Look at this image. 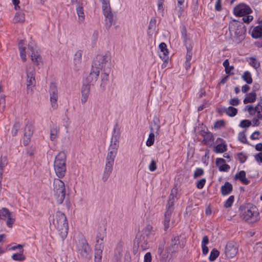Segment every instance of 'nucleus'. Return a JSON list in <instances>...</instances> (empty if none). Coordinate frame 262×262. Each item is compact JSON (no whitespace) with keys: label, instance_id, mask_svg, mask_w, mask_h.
Here are the masks:
<instances>
[{"label":"nucleus","instance_id":"nucleus-20","mask_svg":"<svg viewBox=\"0 0 262 262\" xmlns=\"http://www.w3.org/2000/svg\"><path fill=\"white\" fill-rule=\"evenodd\" d=\"M91 85L90 84H84L81 88V102L85 103L88 100V97L90 94Z\"/></svg>","mask_w":262,"mask_h":262},{"label":"nucleus","instance_id":"nucleus-64","mask_svg":"<svg viewBox=\"0 0 262 262\" xmlns=\"http://www.w3.org/2000/svg\"><path fill=\"white\" fill-rule=\"evenodd\" d=\"M168 252H163L162 254H159L160 256V262H165L168 256Z\"/></svg>","mask_w":262,"mask_h":262},{"label":"nucleus","instance_id":"nucleus-15","mask_svg":"<svg viewBox=\"0 0 262 262\" xmlns=\"http://www.w3.org/2000/svg\"><path fill=\"white\" fill-rule=\"evenodd\" d=\"M106 236V228H99L97 234L95 250L102 251L104 248V238Z\"/></svg>","mask_w":262,"mask_h":262},{"label":"nucleus","instance_id":"nucleus-31","mask_svg":"<svg viewBox=\"0 0 262 262\" xmlns=\"http://www.w3.org/2000/svg\"><path fill=\"white\" fill-rule=\"evenodd\" d=\"M33 133V127L31 124H27L24 130V136L29 140Z\"/></svg>","mask_w":262,"mask_h":262},{"label":"nucleus","instance_id":"nucleus-42","mask_svg":"<svg viewBox=\"0 0 262 262\" xmlns=\"http://www.w3.org/2000/svg\"><path fill=\"white\" fill-rule=\"evenodd\" d=\"M10 213L9 210L6 208L0 209V219L5 220L7 218Z\"/></svg>","mask_w":262,"mask_h":262},{"label":"nucleus","instance_id":"nucleus-60","mask_svg":"<svg viewBox=\"0 0 262 262\" xmlns=\"http://www.w3.org/2000/svg\"><path fill=\"white\" fill-rule=\"evenodd\" d=\"M219 168V170L221 171H227L230 169V167L229 165L224 163L222 165L220 166Z\"/></svg>","mask_w":262,"mask_h":262},{"label":"nucleus","instance_id":"nucleus-29","mask_svg":"<svg viewBox=\"0 0 262 262\" xmlns=\"http://www.w3.org/2000/svg\"><path fill=\"white\" fill-rule=\"evenodd\" d=\"M82 4H80V2L77 4L76 8L77 13L79 17V21L82 22L84 20V14L83 12V8L82 6Z\"/></svg>","mask_w":262,"mask_h":262},{"label":"nucleus","instance_id":"nucleus-23","mask_svg":"<svg viewBox=\"0 0 262 262\" xmlns=\"http://www.w3.org/2000/svg\"><path fill=\"white\" fill-rule=\"evenodd\" d=\"M216 142H221L214 147V151L216 153H223L227 150V145L223 139L218 138Z\"/></svg>","mask_w":262,"mask_h":262},{"label":"nucleus","instance_id":"nucleus-46","mask_svg":"<svg viewBox=\"0 0 262 262\" xmlns=\"http://www.w3.org/2000/svg\"><path fill=\"white\" fill-rule=\"evenodd\" d=\"M234 197L233 195H231L229 198L226 200L224 204V207L227 208L230 207L234 202Z\"/></svg>","mask_w":262,"mask_h":262},{"label":"nucleus","instance_id":"nucleus-18","mask_svg":"<svg viewBox=\"0 0 262 262\" xmlns=\"http://www.w3.org/2000/svg\"><path fill=\"white\" fill-rule=\"evenodd\" d=\"M149 239L147 237L140 234L136 237L135 243H137L138 248H140L142 250H144L149 248Z\"/></svg>","mask_w":262,"mask_h":262},{"label":"nucleus","instance_id":"nucleus-13","mask_svg":"<svg viewBox=\"0 0 262 262\" xmlns=\"http://www.w3.org/2000/svg\"><path fill=\"white\" fill-rule=\"evenodd\" d=\"M28 50L31 51V60L33 62L38 66L42 65V58L37 52H35L36 46L33 42L29 43L28 46Z\"/></svg>","mask_w":262,"mask_h":262},{"label":"nucleus","instance_id":"nucleus-16","mask_svg":"<svg viewBox=\"0 0 262 262\" xmlns=\"http://www.w3.org/2000/svg\"><path fill=\"white\" fill-rule=\"evenodd\" d=\"M238 252L236 244L233 242L227 243L225 250V255L228 258H231L236 256Z\"/></svg>","mask_w":262,"mask_h":262},{"label":"nucleus","instance_id":"nucleus-3","mask_svg":"<svg viewBox=\"0 0 262 262\" xmlns=\"http://www.w3.org/2000/svg\"><path fill=\"white\" fill-rule=\"evenodd\" d=\"M67 156L64 152H59L55 157L54 162V171L57 177L61 179L66 174L67 171L66 166Z\"/></svg>","mask_w":262,"mask_h":262},{"label":"nucleus","instance_id":"nucleus-27","mask_svg":"<svg viewBox=\"0 0 262 262\" xmlns=\"http://www.w3.org/2000/svg\"><path fill=\"white\" fill-rule=\"evenodd\" d=\"M246 174L244 170H241L235 174V179H238L243 184L248 185L250 183V181L246 178Z\"/></svg>","mask_w":262,"mask_h":262},{"label":"nucleus","instance_id":"nucleus-47","mask_svg":"<svg viewBox=\"0 0 262 262\" xmlns=\"http://www.w3.org/2000/svg\"><path fill=\"white\" fill-rule=\"evenodd\" d=\"M8 164L7 158L6 156L1 157L0 159V169L4 170V168Z\"/></svg>","mask_w":262,"mask_h":262},{"label":"nucleus","instance_id":"nucleus-45","mask_svg":"<svg viewBox=\"0 0 262 262\" xmlns=\"http://www.w3.org/2000/svg\"><path fill=\"white\" fill-rule=\"evenodd\" d=\"M12 258L13 260L17 261H23L25 259V257L24 255H23V253H15L13 254Z\"/></svg>","mask_w":262,"mask_h":262},{"label":"nucleus","instance_id":"nucleus-21","mask_svg":"<svg viewBox=\"0 0 262 262\" xmlns=\"http://www.w3.org/2000/svg\"><path fill=\"white\" fill-rule=\"evenodd\" d=\"M201 134L204 138L202 142L207 145H212L214 142L213 134L209 132H203Z\"/></svg>","mask_w":262,"mask_h":262},{"label":"nucleus","instance_id":"nucleus-33","mask_svg":"<svg viewBox=\"0 0 262 262\" xmlns=\"http://www.w3.org/2000/svg\"><path fill=\"white\" fill-rule=\"evenodd\" d=\"M256 93L251 92L250 93L247 97L244 99L243 102L244 104H247L248 103H253L256 100Z\"/></svg>","mask_w":262,"mask_h":262},{"label":"nucleus","instance_id":"nucleus-6","mask_svg":"<svg viewBox=\"0 0 262 262\" xmlns=\"http://www.w3.org/2000/svg\"><path fill=\"white\" fill-rule=\"evenodd\" d=\"M102 3V11L105 17L106 25L110 28L114 24V15L112 13L109 0H100Z\"/></svg>","mask_w":262,"mask_h":262},{"label":"nucleus","instance_id":"nucleus-56","mask_svg":"<svg viewBox=\"0 0 262 262\" xmlns=\"http://www.w3.org/2000/svg\"><path fill=\"white\" fill-rule=\"evenodd\" d=\"M7 218L8 220L7 221V225L8 227L11 228L12 227V224L14 223L15 219L12 217L11 213L8 215Z\"/></svg>","mask_w":262,"mask_h":262},{"label":"nucleus","instance_id":"nucleus-11","mask_svg":"<svg viewBox=\"0 0 262 262\" xmlns=\"http://www.w3.org/2000/svg\"><path fill=\"white\" fill-rule=\"evenodd\" d=\"M252 12L250 7L244 4L241 3L237 5L233 9V13L237 16H243L248 15Z\"/></svg>","mask_w":262,"mask_h":262},{"label":"nucleus","instance_id":"nucleus-51","mask_svg":"<svg viewBox=\"0 0 262 262\" xmlns=\"http://www.w3.org/2000/svg\"><path fill=\"white\" fill-rule=\"evenodd\" d=\"M58 129L57 128L53 127L50 129V139L53 141L57 137Z\"/></svg>","mask_w":262,"mask_h":262},{"label":"nucleus","instance_id":"nucleus-41","mask_svg":"<svg viewBox=\"0 0 262 262\" xmlns=\"http://www.w3.org/2000/svg\"><path fill=\"white\" fill-rule=\"evenodd\" d=\"M219 254L220 252L217 250L213 249L210 252L209 257V260L210 261H213L215 260L216 258L219 256Z\"/></svg>","mask_w":262,"mask_h":262},{"label":"nucleus","instance_id":"nucleus-32","mask_svg":"<svg viewBox=\"0 0 262 262\" xmlns=\"http://www.w3.org/2000/svg\"><path fill=\"white\" fill-rule=\"evenodd\" d=\"M153 227L150 225L148 224L146 226V227L142 230V233L141 234L143 236L147 237L149 238L151 235L153 234Z\"/></svg>","mask_w":262,"mask_h":262},{"label":"nucleus","instance_id":"nucleus-44","mask_svg":"<svg viewBox=\"0 0 262 262\" xmlns=\"http://www.w3.org/2000/svg\"><path fill=\"white\" fill-rule=\"evenodd\" d=\"M155 134L150 132L146 141V145L147 146L149 147L154 144L155 142Z\"/></svg>","mask_w":262,"mask_h":262},{"label":"nucleus","instance_id":"nucleus-43","mask_svg":"<svg viewBox=\"0 0 262 262\" xmlns=\"http://www.w3.org/2000/svg\"><path fill=\"white\" fill-rule=\"evenodd\" d=\"M20 126L21 125L19 122H15L11 130V133L13 136H15L17 134V132L20 129Z\"/></svg>","mask_w":262,"mask_h":262},{"label":"nucleus","instance_id":"nucleus-55","mask_svg":"<svg viewBox=\"0 0 262 262\" xmlns=\"http://www.w3.org/2000/svg\"><path fill=\"white\" fill-rule=\"evenodd\" d=\"M225 125V121L223 120H220L216 121L214 124V128H220L221 127L224 126Z\"/></svg>","mask_w":262,"mask_h":262},{"label":"nucleus","instance_id":"nucleus-9","mask_svg":"<svg viewBox=\"0 0 262 262\" xmlns=\"http://www.w3.org/2000/svg\"><path fill=\"white\" fill-rule=\"evenodd\" d=\"M174 196L172 193V191H171V193L169 196V199L167 205V209L164 215L165 218L163 221V224L164 225L165 231H166L169 227V222L170 221L172 212L173 210V206L174 205Z\"/></svg>","mask_w":262,"mask_h":262},{"label":"nucleus","instance_id":"nucleus-22","mask_svg":"<svg viewBox=\"0 0 262 262\" xmlns=\"http://www.w3.org/2000/svg\"><path fill=\"white\" fill-rule=\"evenodd\" d=\"M119 135L113 134L111 139V144L108 148V150H111L117 152V150L119 147Z\"/></svg>","mask_w":262,"mask_h":262},{"label":"nucleus","instance_id":"nucleus-49","mask_svg":"<svg viewBox=\"0 0 262 262\" xmlns=\"http://www.w3.org/2000/svg\"><path fill=\"white\" fill-rule=\"evenodd\" d=\"M250 64L255 69H257L260 66L259 63L254 57H251L250 58Z\"/></svg>","mask_w":262,"mask_h":262},{"label":"nucleus","instance_id":"nucleus-38","mask_svg":"<svg viewBox=\"0 0 262 262\" xmlns=\"http://www.w3.org/2000/svg\"><path fill=\"white\" fill-rule=\"evenodd\" d=\"M223 65L225 67V71L226 74L230 75L234 74L233 72H231V71L234 69V67L233 66H229L228 59H226L224 61Z\"/></svg>","mask_w":262,"mask_h":262},{"label":"nucleus","instance_id":"nucleus-54","mask_svg":"<svg viewBox=\"0 0 262 262\" xmlns=\"http://www.w3.org/2000/svg\"><path fill=\"white\" fill-rule=\"evenodd\" d=\"M206 179L205 178H203L197 182L196 187L198 189H202L204 187Z\"/></svg>","mask_w":262,"mask_h":262},{"label":"nucleus","instance_id":"nucleus-36","mask_svg":"<svg viewBox=\"0 0 262 262\" xmlns=\"http://www.w3.org/2000/svg\"><path fill=\"white\" fill-rule=\"evenodd\" d=\"M23 40H21L19 43V50L20 51V56L23 61L26 60V48L21 46L24 44Z\"/></svg>","mask_w":262,"mask_h":262},{"label":"nucleus","instance_id":"nucleus-12","mask_svg":"<svg viewBox=\"0 0 262 262\" xmlns=\"http://www.w3.org/2000/svg\"><path fill=\"white\" fill-rule=\"evenodd\" d=\"M108 61V56L106 55H97L94 58L92 67L98 70H102Z\"/></svg>","mask_w":262,"mask_h":262},{"label":"nucleus","instance_id":"nucleus-10","mask_svg":"<svg viewBox=\"0 0 262 262\" xmlns=\"http://www.w3.org/2000/svg\"><path fill=\"white\" fill-rule=\"evenodd\" d=\"M228 29L231 35L234 33V36L239 37V39L244 38V34L245 32L243 24H240L239 22L233 20L229 23Z\"/></svg>","mask_w":262,"mask_h":262},{"label":"nucleus","instance_id":"nucleus-5","mask_svg":"<svg viewBox=\"0 0 262 262\" xmlns=\"http://www.w3.org/2000/svg\"><path fill=\"white\" fill-rule=\"evenodd\" d=\"M117 152L109 150L106 158L105 169L102 176V180L105 182L109 178L113 170L115 159Z\"/></svg>","mask_w":262,"mask_h":262},{"label":"nucleus","instance_id":"nucleus-28","mask_svg":"<svg viewBox=\"0 0 262 262\" xmlns=\"http://www.w3.org/2000/svg\"><path fill=\"white\" fill-rule=\"evenodd\" d=\"M233 187L231 183L228 182H225V184L221 187V193L223 195L229 194L232 191Z\"/></svg>","mask_w":262,"mask_h":262},{"label":"nucleus","instance_id":"nucleus-39","mask_svg":"<svg viewBox=\"0 0 262 262\" xmlns=\"http://www.w3.org/2000/svg\"><path fill=\"white\" fill-rule=\"evenodd\" d=\"M242 79L248 84L252 83V78L251 74L249 71H245L242 76Z\"/></svg>","mask_w":262,"mask_h":262},{"label":"nucleus","instance_id":"nucleus-8","mask_svg":"<svg viewBox=\"0 0 262 262\" xmlns=\"http://www.w3.org/2000/svg\"><path fill=\"white\" fill-rule=\"evenodd\" d=\"M27 73V93L32 94L33 88L35 86V70L33 66H30L26 69Z\"/></svg>","mask_w":262,"mask_h":262},{"label":"nucleus","instance_id":"nucleus-17","mask_svg":"<svg viewBox=\"0 0 262 262\" xmlns=\"http://www.w3.org/2000/svg\"><path fill=\"white\" fill-rule=\"evenodd\" d=\"M50 95V101L51 103L52 107L54 109H56L58 106L57 101L58 98V90L56 85L52 83L50 84V88L49 90Z\"/></svg>","mask_w":262,"mask_h":262},{"label":"nucleus","instance_id":"nucleus-26","mask_svg":"<svg viewBox=\"0 0 262 262\" xmlns=\"http://www.w3.org/2000/svg\"><path fill=\"white\" fill-rule=\"evenodd\" d=\"M251 36L254 38L262 39V25L253 28L251 32Z\"/></svg>","mask_w":262,"mask_h":262},{"label":"nucleus","instance_id":"nucleus-52","mask_svg":"<svg viewBox=\"0 0 262 262\" xmlns=\"http://www.w3.org/2000/svg\"><path fill=\"white\" fill-rule=\"evenodd\" d=\"M102 251L96 250V253L95 255V262H101L102 258Z\"/></svg>","mask_w":262,"mask_h":262},{"label":"nucleus","instance_id":"nucleus-1","mask_svg":"<svg viewBox=\"0 0 262 262\" xmlns=\"http://www.w3.org/2000/svg\"><path fill=\"white\" fill-rule=\"evenodd\" d=\"M241 217L248 223H253L258 221L260 217L257 207L253 204H247L239 208Z\"/></svg>","mask_w":262,"mask_h":262},{"label":"nucleus","instance_id":"nucleus-53","mask_svg":"<svg viewBox=\"0 0 262 262\" xmlns=\"http://www.w3.org/2000/svg\"><path fill=\"white\" fill-rule=\"evenodd\" d=\"M251 125V121L248 120H242L239 126L243 128L244 127H248L250 126Z\"/></svg>","mask_w":262,"mask_h":262},{"label":"nucleus","instance_id":"nucleus-59","mask_svg":"<svg viewBox=\"0 0 262 262\" xmlns=\"http://www.w3.org/2000/svg\"><path fill=\"white\" fill-rule=\"evenodd\" d=\"M238 158L241 163H244L247 160V157L243 153L239 152L237 154Z\"/></svg>","mask_w":262,"mask_h":262},{"label":"nucleus","instance_id":"nucleus-40","mask_svg":"<svg viewBox=\"0 0 262 262\" xmlns=\"http://www.w3.org/2000/svg\"><path fill=\"white\" fill-rule=\"evenodd\" d=\"M82 55V51H77L74 55V60L75 64H78L81 62Z\"/></svg>","mask_w":262,"mask_h":262},{"label":"nucleus","instance_id":"nucleus-25","mask_svg":"<svg viewBox=\"0 0 262 262\" xmlns=\"http://www.w3.org/2000/svg\"><path fill=\"white\" fill-rule=\"evenodd\" d=\"M159 49L161 52L162 53V55L160 54V58H162L164 61H166V60L168 59V57L167 56L168 51L167 49V46L166 43L164 42L161 43L159 45Z\"/></svg>","mask_w":262,"mask_h":262},{"label":"nucleus","instance_id":"nucleus-34","mask_svg":"<svg viewBox=\"0 0 262 262\" xmlns=\"http://www.w3.org/2000/svg\"><path fill=\"white\" fill-rule=\"evenodd\" d=\"M15 23H23L25 20V14L21 11L17 12L13 19Z\"/></svg>","mask_w":262,"mask_h":262},{"label":"nucleus","instance_id":"nucleus-14","mask_svg":"<svg viewBox=\"0 0 262 262\" xmlns=\"http://www.w3.org/2000/svg\"><path fill=\"white\" fill-rule=\"evenodd\" d=\"M179 246L183 248L184 246L183 244L180 245V236H173L170 240V244L169 246L166 249L171 255L173 254L177 253L178 251Z\"/></svg>","mask_w":262,"mask_h":262},{"label":"nucleus","instance_id":"nucleus-24","mask_svg":"<svg viewBox=\"0 0 262 262\" xmlns=\"http://www.w3.org/2000/svg\"><path fill=\"white\" fill-rule=\"evenodd\" d=\"M182 36L183 38L184 42L186 48L188 46H193V42L191 40L190 34L187 33V31L185 27H183L182 30Z\"/></svg>","mask_w":262,"mask_h":262},{"label":"nucleus","instance_id":"nucleus-63","mask_svg":"<svg viewBox=\"0 0 262 262\" xmlns=\"http://www.w3.org/2000/svg\"><path fill=\"white\" fill-rule=\"evenodd\" d=\"M152 257L150 252L145 254L144 257V262H151Z\"/></svg>","mask_w":262,"mask_h":262},{"label":"nucleus","instance_id":"nucleus-19","mask_svg":"<svg viewBox=\"0 0 262 262\" xmlns=\"http://www.w3.org/2000/svg\"><path fill=\"white\" fill-rule=\"evenodd\" d=\"M99 73L100 70H98L95 68H93L92 67L91 72L90 73L89 75L86 78V80L88 83V84H90V85H93L94 83L98 79V76L99 75Z\"/></svg>","mask_w":262,"mask_h":262},{"label":"nucleus","instance_id":"nucleus-2","mask_svg":"<svg viewBox=\"0 0 262 262\" xmlns=\"http://www.w3.org/2000/svg\"><path fill=\"white\" fill-rule=\"evenodd\" d=\"M53 223L58 230L61 238L64 239L68 235L69 230L68 223L65 214L60 211H57Z\"/></svg>","mask_w":262,"mask_h":262},{"label":"nucleus","instance_id":"nucleus-58","mask_svg":"<svg viewBox=\"0 0 262 262\" xmlns=\"http://www.w3.org/2000/svg\"><path fill=\"white\" fill-rule=\"evenodd\" d=\"M238 139L241 142L244 143H247V138L246 135L244 132L240 133L238 135Z\"/></svg>","mask_w":262,"mask_h":262},{"label":"nucleus","instance_id":"nucleus-57","mask_svg":"<svg viewBox=\"0 0 262 262\" xmlns=\"http://www.w3.org/2000/svg\"><path fill=\"white\" fill-rule=\"evenodd\" d=\"M105 71V70H104ZM108 75L109 73L107 72H104L103 73H101V80L103 83H105L108 79Z\"/></svg>","mask_w":262,"mask_h":262},{"label":"nucleus","instance_id":"nucleus-50","mask_svg":"<svg viewBox=\"0 0 262 262\" xmlns=\"http://www.w3.org/2000/svg\"><path fill=\"white\" fill-rule=\"evenodd\" d=\"M193 48V46H188L186 48L187 49V54L186 56V60L187 61L191 60L192 56V50Z\"/></svg>","mask_w":262,"mask_h":262},{"label":"nucleus","instance_id":"nucleus-61","mask_svg":"<svg viewBox=\"0 0 262 262\" xmlns=\"http://www.w3.org/2000/svg\"><path fill=\"white\" fill-rule=\"evenodd\" d=\"M243 16V17L242 18L243 21L246 23H249L252 20V19L253 18V16L251 15H250L249 14Z\"/></svg>","mask_w":262,"mask_h":262},{"label":"nucleus","instance_id":"nucleus-48","mask_svg":"<svg viewBox=\"0 0 262 262\" xmlns=\"http://www.w3.org/2000/svg\"><path fill=\"white\" fill-rule=\"evenodd\" d=\"M204 170L201 168H197L194 171L193 178L196 179L204 174Z\"/></svg>","mask_w":262,"mask_h":262},{"label":"nucleus","instance_id":"nucleus-62","mask_svg":"<svg viewBox=\"0 0 262 262\" xmlns=\"http://www.w3.org/2000/svg\"><path fill=\"white\" fill-rule=\"evenodd\" d=\"M149 169L151 171H155L157 169L156 162L154 160H152L149 165Z\"/></svg>","mask_w":262,"mask_h":262},{"label":"nucleus","instance_id":"nucleus-7","mask_svg":"<svg viewBox=\"0 0 262 262\" xmlns=\"http://www.w3.org/2000/svg\"><path fill=\"white\" fill-rule=\"evenodd\" d=\"M77 249L82 258L88 260L91 258L92 252L85 239H81L78 241Z\"/></svg>","mask_w":262,"mask_h":262},{"label":"nucleus","instance_id":"nucleus-35","mask_svg":"<svg viewBox=\"0 0 262 262\" xmlns=\"http://www.w3.org/2000/svg\"><path fill=\"white\" fill-rule=\"evenodd\" d=\"M223 112H225L230 117H234L237 114V110L232 106H229L227 108H223Z\"/></svg>","mask_w":262,"mask_h":262},{"label":"nucleus","instance_id":"nucleus-37","mask_svg":"<svg viewBox=\"0 0 262 262\" xmlns=\"http://www.w3.org/2000/svg\"><path fill=\"white\" fill-rule=\"evenodd\" d=\"M178 5L176 7V9L178 11V15L180 17L184 12L183 5L185 2V0H177Z\"/></svg>","mask_w":262,"mask_h":262},{"label":"nucleus","instance_id":"nucleus-30","mask_svg":"<svg viewBox=\"0 0 262 262\" xmlns=\"http://www.w3.org/2000/svg\"><path fill=\"white\" fill-rule=\"evenodd\" d=\"M159 121L156 120H154L151 123V125L150 126V129L151 133H156V134L159 135L160 128V125L159 123Z\"/></svg>","mask_w":262,"mask_h":262},{"label":"nucleus","instance_id":"nucleus-4","mask_svg":"<svg viewBox=\"0 0 262 262\" xmlns=\"http://www.w3.org/2000/svg\"><path fill=\"white\" fill-rule=\"evenodd\" d=\"M53 190L56 201L58 204H61L65 199L66 191L65 184L60 179H54Z\"/></svg>","mask_w":262,"mask_h":262}]
</instances>
